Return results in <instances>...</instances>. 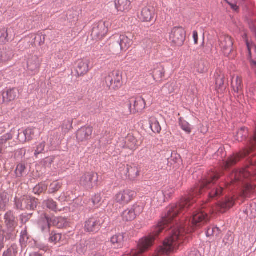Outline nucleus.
Returning <instances> with one entry per match:
<instances>
[{"label":"nucleus","instance_id":"obj_1","mask_svg":"<svg viewBox=\"0 0 256 256\" xmlns=\"http://www.w3.org/2000/svg\"><path fill=\"white\" fill-rule=\"evenodd\" d=\"M195 202H178L166 208L161 220L151 230L148 236L142 238L138 244V251L133 256L142 254L152 246L159 235L170 230L169 236L158 248L156 256L168 254L178 248L195 229L200 228L210 220L208 212L204 210L210 205L205 203L200 206Z\"/></svg>","mask_w":256,"mask_h":256},{"label":"nucleus","instance_id":"obj_2","mask_svg":"<svg viewBox=\"0 0 256 256\" xmlns=\"http://www.w3.org/2000/svg\"><path fill=\"white\" fill-rule=\"evenodd\" d=\"M107 216L103 211L92 215L84 222V230L90 233H96L100 230Z\"/></svg>","mask_w":256,"mask_h":256},{"label":"nucleus","instance_id":"obj_3","mask_svg":"<svg viewBox=\"0 0 256 256\" xmlns=\"http://www.w3.org/2000/svg\"><path fill=\"white\" fill-rule=\"evenodd\" d=\"M186 32L182 26L174 27L170 33V40L172 46H181L186 40Z\"/></svg>","mask_w":256,"mask_h":256},{"label":"nucleus","instance_id":"obj_4","mask_svg":"<svg viewBox=\"0 0 256 256\" xmlns=\"http://www.w3.org/2000/svg\"><path fill=\"white\" fill-rule=\"evenodd\" d=\"M146 102L142 96L130 98L126 104L128 108L129 114H135L142 112L146 108Z\"/></svg>","mask_w":256,"mask_h":256},{"label":"nucleus","instance_id":"obj_5","mask_svg":"<svg viewBox=\"0 0 256 256\" xmlns=\"http://www.w3.org/2000/svg\"><path fill=\"white\" fill-rule=\"evenodd\" d=\"M110 22L108 21L100 20L93 25L92 30V36L96 40L103 38L108 32Z\"/></svg>","mask_w":256,"mask_h":256},{"label":"nucleus","instance_id":"obj_6","mask_svg":"<svg viewBox=\"0 0 256 256\" xmlns=\"http://www.w3.org/2000/svg\"><path fill=\"white\" fill-rule=\"evenodd\" d=\"M143 204H136L124 210L122 214V217L123 220L126 222L132 221L136 218L137 216L140 214L143 211Z\"/></svg>","mask_w":256,"mask_h":256},{"label":"nucleus","instance_id":"obj_7","mask_svg":"<svg viewBox=\"0 0 256 256\" xmlns=\"http://www.w3.org/2000/svg\"><path fill=\"white\" fill-rule=\"evenodd\" d=\"M98 180V174L93 172H86L84 174L79 180L80 186L86 189H92L97 184Z\"/></svg>","mask_w":256,"mask_h":256},{"label":"nucleus","instance_id":"obj_8","mask_svg":"<svg viewBox=\"0 0 256 256\" xmlns=\"http://www.w3.org/2000/svg\"><path fill=\"white\" fill-rule=\"evenodd\" d=\"M105 83L110 88H120L122 85V74L119 71H113L106 78Z\"/></svg>","mask_w":256,"mask_h":256},{"label":"nucleus","instance_id":"obj_9","mask_svg":"<svg viewBox=\"0 0 256 256\" xmlns=\"http://www.w3.org/2000/svg\"><path fill=\"white\" fill-rule=\"evenodd\" d=\"M15 130H12L0 136V146L6 151L8 148H12L18 144V142L13 139L16 134Z\"/></svg>","mask_w":256,"mask_h":256},{"label":"nucleus","instance_id":"obj_10","mask_svg":"<svg viewBox=\"0 0 256 256\" xmlns=\"http://www.w3.org/2000/svg\"><path fill=\"white\" fill-rule=\"evenodd\" d=\"M136 195L135 192L126 190L118 193L115 196V200L120 204L125 205L130 202Z\"/></svg>","mask_w":256,"mask_h":256},{"label":"nucleus","instance_id":"obj_11","mask_svg":"<svg viewBox=\"0 0 256 256\" xmlns=\"http://www.w3.org/2000/svg\"><path fill=\"white\" fill-rule=\"evenodd\" d=\"M52 225V218L44 214L42 216L38 222V226L42 232L45 236H48Z\"/></svg>","mask_w":256,"mask_h":256},{"label":"nucleus","instance_id":"obj_12","mask_svg":"<svg viewBox=\"0 0 256 256\" xmlns=\"http://www.w3.org/2000/svg\"><path fill=\"white\" fill-rule=\"evenodd\" d=\"M118 38L114 42L113 45L120 48L121 50L125 51L132 44V40L128 36L125 34H121L118 36Z\"/></svg>","mask_w":256,"mask_h":256},{"label":"nucleus","instance_id":"obj_13","mask_svg":"<svg viewBox=\"0 0 256 256\" xmlns=\"http://www.w3.org/2000/svg\"><path fill=\"white\" fill-rule=\"evenodd\" d=\"M220 46L224 55H229L232 50L233 42L230 36H223L220 40Z\"/></svg>","mask_w":256,"mask_h":256},{"label":"nucleus","instance_id":"obj_14","mask_svg":"<svg viewBox=\"0 0 256 256\" xmlns=\"http://www.w3.org/2000/svg\"><path fill=\"white\" fill-rule=\"evenodd\" d=\"M128 238L126 233H118L111 237L110 241L114 248H120L124 246Z\"/></svg>","mask_w":256,"mask_h":256},{"label":"nucleus","instance_id":"obj_15","mask_svg":"<svg viewBox=\"0 0 256 256\" xmlns=\"http://www.w3.org/2000/svg\"><path fill=\"white\" fill-rule=\"evenodd\" d=\"M79 16V10L76 8L68 10L64 14L62 18L64 19V22L71 23L72 25L74 24L78 20ZM66 24V22L64 23Z\"/></svg>","mask_w":256,"mask_h":256},{"label":"nucleus","instance_id":"obj_16","mask_svg":"<svg viewBox=\"0 0 256 256\" xmlns=\"http://www.w3.org/2000/svg\"><path fill=\"white\" fill-rule=\"evenodd\" d=\"M92 128L91 126H84L80 128L76 133V138L78 141L84 142L92 138Z\"/></svg>","mask_w":256,"mask_h":256},{"label":"nucleus","instance_id":"obj_17","mask_svg":"<svg viewBox=\"0 0 256 256\" xmlns=\"http://www.w3.org/2000/svg\"><path fill=\"white\" fill-rule=\"evenodd\" d=\"M28 70L29 72V74L34 75L38 72L39 68L40 66V60L36 56H32L31 60H28Z\"/></svg>","mask_w":256,"mask_h":256},{"label":"nucleus","instance_id":"obj_18","mask_svg":"<svg viewBox=\"0 0 256 256\" xmlns=\"http://www.w3.org/2000/svg\"><path fill=\"white\" fill-rule=\"evenodd\" d=\"M88 60H82L77 62L75 69L78 76H82L88 72L89 70Z\"/></svg>","mask_w":256,"mask_h":256},{"label":"nucleus","instance_id":"obj_19","mask_svg":"<svg viewBox=\"0 0 256 256\" xmlns=\"http://www.w3.org/2000/svg\"><path fill=\"white\" fill-rule=\"evenodd\" d=\"M216 88L218 92H224L226 88L224 86V76L220 70H216L214 74Z\"/></svg>","mask_w":256,"mask_h":256},{"label":"nucleus","instance_id":"obj_20","mask_svg":"<svg viewBox=\"0 0 256 256\" xmlns=\"http://www.w3.org/2000/svg\"><path fill=\"white\" fill-rule=\"evenodd\" d=\"M4 220L6 228H16L18 226V221L12 210H8L4 214Z\"/></svg>","mask_w":256,"mask_h":256},{"label":"nucleus","instance_id":"obj_21","mask_svg":"<svg viewBox=\"0 0 256 256\" xmlns=\"http://www.w3.org/2000/svg\"><path fill=\"white\" fill-rule=\"evenodd\" d=\"M154 79L156 81L160 80L164 74V67L161 64H156L154 65L152 70Z\"/></svg>","mask_w":256,"mask_h":256},{"label":"nucleus","instance_id":"obj_22","mask_svg":"<svg viewBox=\"0 0 256 256\" xmlns=\"http://www.w3.org/2000/svg\"><path fill=\"white\" fill-rule=\"evenodd\" d=\"M28 195L16 196L14 199V208L17 210H25L26 204L28 202Z\"/></svg>","mask_w":256,"mask_h":256},{"label":"nucleus","instance_id":"obj_23","mask_svg":"<svg viewBox=\"0 0 256 256\" xmlns=\"http://www.w3.org/2000/svg\"><path fill=\"white\" fill-rule=\"evenodd\" d=\"M154 15V8L146 7L142 9L140 18L143 22H148L151 20Z\"/></svg>","mask_w":256,"mask_h":256},{"label":"nucleus","instance_id":"obj_24","mask_svg":"<svg viewBox=\"0 0 256 256\" xmlns=\"http://www.w3.org/2000/svg\"><path fill=\"white\" fill-rule=\"evenodd\" d=\"M16 228H6V229L2 230V234H0L4 236V239L6 242L8 240L14 241L17 236V232H16Z\"/></svg>","mask_w":256,"mask_h":256},{"label":"nucleus","instance_id":"obj_25","mask_svg":"<svg viewBox=\"0 0 256 256\" xmlns=\"http://www.w3.org/2000/svg\"><path fill=\"white\" fill-rule=\"evenodd\" d=\"M18 94V90L16 88H10L5 90L3 92L4 100L11 102L15 100Z\"/></svg>","mask_w":256,"mask_h":256},{"label":"nucleus","instance_id":"obj_26","mask_svg":"<svg viewBox=\"0 0 256 256\" xmlns=\"http://www.w3.org/2000/svg\"><path fill=\"white\" fill-rule=\"evenodd\" d=\"M234 204V199L230 197H226L225 199L222 200L218 204V207L222 212H225L232 207Z\"/></svg>","mask_w":256,"mask_h":256},{"label":"nucleus","instance_id":"obj_27","mask_svg":"<svg viewBox=\"0 0 256 256\" xmlns=\"http://www.w3.org/2000/svg\"><path fill=\"white\" fill-rule=\"evenodd\" d=\"M115 6L118 11L124 12L131 8L130 0H115Z\"/></svg>","mask_w":256,"mask_h":256},{"label":"nucleus","instance_id":"obj_28","mask_svg":"<svg viewBox=\"0 0 256 256\" xmlns=\"http://www.w3.org/2000/svg\"><path fill=\"white\" fill-rule=\"evenodd\" d=\"M38 205V200L34 196H28L25 208L28 210H35Z\"/></svg>","mask_w":256,"mask_h":256},{"label":"nucleus","instance_id":"obj_29","mask_svg":"<svg viewBox=\"0 0 256 256\" xmlns=\"http://www.w3.org/2000/svg\"><path fill=\"white\" fill-rule=\"evenodd\" d=\"M30 237V236L27 232L26 227V226L22 230L20 233V243L22 248L26 246Z\"/></svg>","mask_w":256,"mask_h":256},{"label":"nucleus","instance_id":"obj_30","mask_svg":"<svg viewBox=\"0 0 256 256\" xmlns=\"http://www.w3.org/2000/svg\"><path fill=\"white\" fill-rule=\"evenodd\" d=\"M9 202V198L7 194L3 192L0 194V212L6 210V206Z\"/></svg>","mask_w":256,"mask_h":256},{"label":"nucleus","instance_id":"obj_31","mask_svg":"<svg viewBox=\"0 0 256 256\" xmlns=\"http://www.w3.org/2000/svg\"><path fill=\"white\" fill-rule=\"evenodd\" d=\"M52 225L56 226L58 228L66 226L68 224L66 219L62 217L52 218Z\"/></svg>","mask_w":256,"mask_h":256},{"label":"nucleus","instance_id":"obj_32","mask_svg":"<svg viewBox=\"0 0 256 256\" xmlns=\"http://www.w3.org/2000/svg\"><path fill=\"white\" fill-rule=\"evenodd\" d=\"M48 236H49L48 238L49 242L56 244L61 240L62 235L56 231L52 230L50 232Z\"/></svg>","mask_w":256,"mask_h":256},{"label":"nucleus","instance_id":"obj_33","mask_svg":"<svg viewBox=\"0 0 256 256\" xmlns=\"http://www.w3.org/2000/svg\"><path fill=\"white\" fill-rule=\"evenodd\" d=\"M149 122L152 130L154 133H160L162 128L157 119L155 118H151Z\"/></svg>","mask_w":256,"mask_h":256},{"label":"nucleus","instance_id":"obj_34","mask_svg":"<svg viewBox=\"0 0 256 256\" xmlns=\"http://www.w3.org/2000/svg\"><path fill=\"white\" fill-rule=\"evenodd\" d=\"M48 188V185L44 182H41L37 184L34 188L32 192L34 194L40 195L46 192Z\"/></svg>","mask_w":256,"mask_h":256},{"label":"nucleus","instance_id":"obj_35","mask_svg":"<svg viewBox=\"0 0 256 256\" xmlns=\"http://www.w3.org/2000/svg\"><path fill=\"white\" fill-rule=\"evenodd\" d=\"M43 206L52 211L56 212L58 210L56 202L51 198L44 200Z\"/></svg>","mask_w":256,"mask_h":256},{"label":"nucleus","instance_id":"obj_36","mask_svg":"<svg viewBox=\"0 0 256 256\" xmlns=\"http://www.w3.org/2000/svg\"><path fill=\"white\" fill-rule=\"evenodd\" d=\"M178 121L180 128L186 134H190L192 132V126L182 118H180Z\"/></svg>","mask_w":256,"mask_h":256},{"label":"nucleus","instance_id":"obj_37","mask_svg":"<svg viewBox=\"0 0 256 256\" xmlns=\"http://www.w3.org/2000/svg\"><path fill=\"white\" fill-rule=\"evenodd\" d=\"M234 78H232V80ZM232 86L234 92L239 93L242 90V80L238 76H236L235 82L232 81Z\"/></svg>","mask_w":256,"mask_h":256},{"label":"nucleus","instance_id":"obj_38","mask_svg":"<svg viewBox=\"0 0 256 256\" xmlns=\"http://www.w3.org/2000/svg\"><path fill=\"white\" fill-rule=\"evenodd\" d=\"M126 171V177H128L130 178H133L136 177L138 175V171L136 168V167H132V166H127Z\"/></svg>","mask_w":256,"mask_h":256},{"label":"nucleus","instance_id":"obj_39","mask_svg":"<svg viewBox=\"0 0 256 256\" xmlns=\"http://www.w3.org/2000/svg\"><path fill=\"white\" fill-rule=\"evenodd\" d=\"M16 140L17 142L20 143L24 144V142H26L28 141V140L26 138V135L25 134V132H24V130H18L17 132L16 131Z\"/></svg>","mask_w":256,"mask_h":256},{"label":"nucleus","instance_id":"obj_40","mask_svg":"<svg viewBox=\"0 0 256 256\" xmlns=\"http://www.w3.org/2000/svg\"><path fill=\"white\" fill-rule=\"evenodd\" d=\"M26 168V164L24 162H20L17 165L15 170V174L16 178H21L22 176L24 170Z\"/></svg>","mask_w":256,"mask_h":256},{"label":"nucleus","instance_id":"obj_41","mask_svg":"<svg viewBox=\"0 0 256 256\" xmlns=\"http://www.w3.org/2000/svg\"><path fill=\"white\" fill-rule=\"evenodd\" d=\"M90 202H92L93 206L98 207L102 203V198L100 194H96L93 196L90 200Z\"/></svg>","mask_w":256,"mask_h":256},{"label":"nucleus","instance_id":"obj_42","mask_svg":"<svg viewBox=\"0 0 256 256\" xmlns=\"http://www.w3.org/2000/svg\"><path fill=\"white\" fill-rule=\"evenodd\" d=\"M136 140L132 136H130L127 139L124 148L134 150L136 148Z\"/></svg>","mask_w":256,"mask_h":256},{"label":"nucleus","instance_id":"obj_43","mask_svg":"<svg viewBox=\"0 0 256 256\" xmlns=\"http://www.w3.org/2000/svg\"><path fill=\"white\" fill-rule=\"evenodd\" d=\"M46 144L44 142H42L39 144H38L36 146V148L34 150V155L35 156L37 157L40 154H43L46 152L45 148H46Z\"/></svg>","mask_w":256,"mask_h":256},{"label":"nucleus","instance_id":"obj_44","mask_svg":"<svg viewBox=\"0 0 256 256\" xmlns=\"http://www.w3.org/2000/svg\"><path fill=\"white\" fill-rule=\"evenodd\" d=\"M8 36L7 30L4 27L0 28V44H4L8 42Z\"/></svg>","mask_w":256,"mask_h":256},{"label":"nucleus","instance_id":"obj_45","mask_svg":"<svg viewBox=\"0 0 256 256\" xmlns=\"http://www.w3.org/2000/svg\"><path fill=\"white\" fill-rule=\"evenodd\" d=\"M155 200H156L158 204H162L165 202L167 200L164 192L161 190L158 191L156 194L154 195V201Z\"/></svg>","mask_w":256,"mask_h":256},{"label":"nucleus","instance_id":"obj_46","mask_svg":"<svg viewBox=\"0 0 256 256\" xmlns=\"http://www.w3.org/2000/svg\"><path fill=\"white\" fill-rule=\"evenodd\" d=\"M62 140L59 135L56 134H54L52 138H50V142L52 146L56 148L61 144Z\"/></svg>","mask_w":256,"mask_h":256},{"label":"nucleus","instance_id":"obj_47","mask_svg":"<svg viewBox=\"0 0 256 256\" xmlns=\"http://www.w3.org/2000/svg\"><path fill=\"white\" fill-rule=\"evenodd\" d=\"M162 190L168 200L171 197L172 195L174 192V189L168 186L163 187Z\"/></svg>","mask_w":256,"mask_h":256},{"label":"nucleus","instance_id":"obj_48","mask_svg":"<svg viewBox=\"0 0 256 256\" xmlns=\"http://www.w3.org/2000/svg\"><path fill=\"white\" fill-rule=\"evenodd\" d=\"M62 184L60 182H54L52 183L49 188V192L50 194L54 193L58 191L61 188Z\"/></svg>","mask_w":256,"mask_h":256},{"label":"nucleus","instance_id":"obj_49","mask_svg":"<svg viewBox=\"0 0 256 256\" xmlns=\"http://www.w3.org/2000/svg\"><path fill=\"white\" fill-rule=\"evenodd\" d=\"M32 215L33 213L24 212L20 216V222L22 224L26 223L32 218Z\"/></svg>","mask_w":256,"mask_h":256},{"label":"nucleus","instance_id":"obj_50","mask_svg":"<svg viewBox=\"0 0 256 256\" xmlns=\"http://www.w3.org/2000/svg\"><path fill=\"white\" fill-rule=\"evenodd\" d=\"M34 131L35 128H28L26 130H24V132L28 142H30L32 140L35 133Z\"/></svg>","mask_w":256,"mask_h":256},{"label":"nucleus","instance_id":"obj_51","mask_svg":"<svg viewBox=\"0 0 256 256\" xmlns=\"http://www.w3.org/2000/svg\"><path fill=\"white\" fill-rule=\"evenodd\" d=\"M72 120H64L63 124L62 125V129L64 131V132H68L72 127Z\"/></svg>","mask_w":256,"mask_h":256},{"label":"nucleus","instance_id":"obj_52","mask_svg":"<svg viewBox=\"0 0 256 256\" xmlns=\"http://www.w3.org/2000/svg\"><path fill=\"white\" fill-rule=\"evenodd\" d=\"M196 70L199 73H204L207 70V68L206 66L203 62H200L196 66Z\"/></svg>","mask_w":256,"mask_h":256},{"label":"nucleus","instance_id":"obj_53","mask_svg":"<svg viewBox=\"0 0 256 256\" xmlns=\"http://www.w3.org/2000/svg\"><path fill=\"white\" fill-rule=\"evenodd\" d=\"M76 252L80 254H84L86 250V248L84 244L82 243L77 244L76 246Z\"/></svg>","mask_w":256,"mask_h":256},{"label":"nucleus","instance_id":"obj_54","mask_svg":"<svg viewBox=\"0 0 256 256\" xmlns=\"http://www.w3.org/2000/svg\"><path fill=\"white\" fill-rule=\"evenodd\" d=\"M216 230L217 231H219L220 229H219V228H218L217 227H212V228H208V229L206 232V236L207 237H210V236H212L214 234V232H216Z\"/></svg>","mask_w":256,"mask_h":256},{"label":"nucleus","instance_id":"obj_55","mask_svg":"<svg viewBox=\"0 0 256 256\" xmlns=\"http://www.w3.org/2000/svg\"><path fill=\"white\" fill-rule=\"evenodd\" d=\"M53 158L52 157H47L43 160L44 166L46 168L50 167L53 162Z\"/></svg>","mask_w":256,"mask_h":256},{"label":"nucleus","instance_id":"obj_56","mask_svg":"<svg viewBox=\"0 0 256 256\" xmlns=\"http://www.w3.org/2000/svg\"><path fill=\"white\" fill-rule=\"evenodd\" d=\"M170 160H172L174 162H178L180 160V156L178 154L174 152H172L171 154V158ZM168 162L170 160V159H168Z\"/></svg>","mask_w":256,"mask_h":256},{"label":"nucleus","instance_id":"obj_57","mask_svg":"<svg viewBox=\"0 0 256 256\" xmlns=\"http://www.w3.org/2000/svg\"><path fill=\"white\" fill-rule=\"evenodd\" d=\"M6 250H10V254H12V252L14 254H16L18 252V246L17 244H12L10 247L8 248Z\"/></svg>","mask_w":256,"mask_h":256},{"label":"nucleus","instance_id":"obj_58","mask_svg":"<svg viewBox=\"0 0 256 256\" xmlns=\"http://www.w3.org/2000/svg\"><path fill=\"white\" fill-rule=\"evenodd\" d=\"M250 210H251L252 216H256V203H252L250 205Z\"/></svg>","mask_w":256,"mask_h":256},{"label":"nucleus","instance_id":"obj_59","mask_svg":"<svg viewBox=\"0 0 256 256\" xmlns=\"http://www.w3.org/2000/svg\"><path fill=\"white\" fill-rule=\"evenodd\" d=\"M188 256H202L201 254L196 249L192 250Z\"/></svg>","mask_w":256,"mask_h":256},{"label":"nucleus","instance_id":"obj_60","mask_svg":"<svg viewBox=\"0 0 256 256\" xmlns=\"http://www.w3.org/2000/svg\"><path fill=\"white\" fill-rule=\"evenodd\" d=\"M228 4L230 6L231 8L237 11L239 9V6H237V2L236 4H234L232 2H228ZM239 4H240L239 3H238ZM242 5L243 4H241Z\"/></svg>","mask_w":256,"mask_h":256},{"label":"nucleus","instance_id":"obj_61","mask_svg":"<svg viewBox=\"0 0 256 256\" xmlns=\"http://www.w3.org/2000/svg\"><path fill=\"white\" fill-rule=\"evenodd\" d=\"M192 37L194 38V44H197L198 42V33L196 30H194L193 32Z\"/></svg>","mask_w":256,"mask_h":256},{"label":"nucleus","instance_id":"obj_62","mask_svg":"<svg viewBox=\"0 0 256 256\" xmlns=\"http://www.w3.org/2000/svg\"><path fill=\"white\" fill-rule=\"evenodd\" d=\"M110 140H111V138H108V139H107V138H103L100 139V143L104 142L103 144L105 146L107 144H108L109 142L110 141Z\"/></svg>","mask_w":256,"mask_h":256},{"label":"nucleus","instance_id":"obj_63","mask_svg":"<svg viewBox=\"0 0 256 256\" xmlns=\"http://www.w3.org/2000/svg\"><path fill=\"white\" fill-rule=\"evenodd\" d=\"M29 256H44V254L39 252H32L29 254Z\"/></svg>","mask_w":256,"mask_h":256},{"label":"nucleus","instance_id":"obj_64","mask_svg":"<svg viewBox=\"0 0 256 256\" xmlns=\"http://www.w3.org/2000/svg\"><path fill=\"white\" fill-rule=\"evenodd\" d=\"M2 256H12L10 254V250H5L2 254Z\"/></svg>","mask_w":256,"mask_h":256}]
</instances>
